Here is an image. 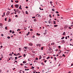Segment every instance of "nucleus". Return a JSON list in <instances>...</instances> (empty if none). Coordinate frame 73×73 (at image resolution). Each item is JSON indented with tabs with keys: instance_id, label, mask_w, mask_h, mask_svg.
Listing matches in <instances>:
<instances>
[{
	"instance_id": "f257e3e1",
	"label": "nucleus",
	"mask_w": 73,
	"mask_h": 73,
	"mask_svg": "<svg viewBox=\"0 0 73 73\" xmlns=\"http://www.w3.org/2000/svg\"><path fill=\"white\" fill-rule=\"evenodd\" d=\"M41 45L40 44H36V46H37V47H40V46H41Z\"/></svg>"
},
{
	"instance_id": "f03ea898",
	"label": "nucleus",
	"mask_w": 73,
	"mask_h": 73,
	"mask_svg": "<svg viewBox=\"0 0 73 73\" xmlns=\"http://www.w3.org/2000/svg\"><path fill=\"white\" fill-rule=\"evenodd\" d=\"M15 7L16 8H19V5H15Z\"/></svg>"
},
{
	"instance_id": "7ed1b4c3",
	"label": "nucleus",
	"mask_w": 73,
	"mask_h": 73,
	"mask_svg": "<svg viewBox=\"0 0 73 73\" xmlns=\"http://www.w3.org/2000/svg\"><path fill=\"white\" fill-rule=\"evenodd\" d=\"M10 14V12L9 11H8L7 12V13L6 14L7 16H8Z\"/></svg>"
},
{
	"instance_id": "20e7f679",
	"label": "nucleus",
	"mask_w": 73,
	"mask_h": 73,
	"mask_svg": "<svg viewBox=\"0 0 73 73\" xmlns=\"http://www.w3.org/2000/svg\"><path fill=\"white\" fill-rule=\"evenodd\" d=\"M19 9H21V10L22 9V8H21V5H20V6H19Z\"/></svg>"
},
{
	"instance_id": "39448f33",
	"label": "nucleus",
	"mask_w": 73,
	"mask_h": 73,
	"mask_svg": "<svg viewBox=\"0 0 73 73\" xmlns=\"http://www.w3.org/2000/svg\"><path fill=\"white\" fill-rule=\"evenodd\" d=\"M46 31H47V30H45V32L44 33V35H45V34H46Z\"/></svg>"
},
{
	"instance_id": "423d86ee",
	"label": "nucleus",
	"mask_w": 73,
	"mask_h": 73,
	"mask_svg": "<svg viewBox=\"0 0 73 73\" xmlns=\"http://www.w3.org/2000/svg\"><path fill=\"white\" fill-rule=\"evenodd\" d=\"M29 33H30L29 32H28V33L26 34L27 36H28V35H29Z\"/></svg>"
},
{
	"instance_id": "0eeeda50",
	"label": "nucleus",
	"mask_w": 73,
	"mask_h": 73,
	"mask_svg": "<svg viewBox=\"0 0 73 73\" xmlns=\"http://www.w3.org/2000/svg\"><path fill=\"white\" fill-rule=\"evenodd\" d=\"M39 9L40 10V11H43L44 10V9H42L41 8V7H39Z\"/></svg>"
},
{
	"instance_id": "6e6552de",
	"label": "nucleus",
	"mask_w": 73,
	"mask_h": 73,
	"mask_svg": "<svg viewBox=\"0 0 73 73\" xmlns=\"http://www.w3.org/2000/svg\"><path fill=\"white\" fill-rule=\"evenodd\" d=\"M65 32H64L62 34V35H63L64 36H65V35H66V34L65 33Z\"/></svg>"
},
{
	"instance_id": "1a4fd4ad",
	"label": "nucleus",
	"mask_w": 73,
	"mask_h": 73,
	"mask_svg": "<svg viewBox=\"0 0 73 73\" xmlns=\"http://www.w3.org/2000/svg\"><path fill=\"white\" fill-rule=\"evenodd\" d=\"M36 15H37V17H41V16H40V15H39L38 14H36Z\"/></svg>"
},
{
	"instance_id": "9d476101",
	"label": "nucleus",
	"mask_w": 73,
	"mask_h": 73,
	"mask_svg": "<svg viewBox=\"0 0 73 73\" xmlns=\"http://www.w3.org/2000/svg\"><path fill=\"white\" fill-rule=\"evenodd\" d=\"M53 22H54V24H56V21H53Z\"/></svg>"
},
{
	"instance_id": "9b49d317",
	"label": "nucleus",
	"mask_w": 73,
	"mask_h": 73,
	"mask_svg": "<svg viewBox=\"0 0 73 73\" xmlns=\"http://www.w3.org/2000/svg\"><path fill=\"white\" fill-rule=\"evenodd\" d=\"M29 45H30V46H32V44L30 43L29 44Z\"/></svg>"
},
{
	"instance_id": "f8f14e48",
	"label": "nucleus",
	"mask_w": 73,
	"mask_h": 73,
	"mask_svg": "<svg viewBox=\"0 0 73 73\" xmlns=\"http://www.w3.org/2000/svg\"><path fill=\"white\" fill-rule=\"evenodd\" d=\"M39 57H40V58H39V59H40V60L41 59V57H41V55L39 56Z\"/></svg>"
},
{
	"instance_id": "ddd939ff",
	"label": "nucleus",
	"mask_w": 73,
	"mask_h": 73,
	"mask_svg": "<svg viewBox=\"0 0 73 73\" xmlns=\"http://www.w3.org/2000/svg\"><path fill=\"white\" fill-rule=\"evenodd\" d=\"M50 3L51 4V5H52V3H53V2H52V1H50Z\"/></svg>"
},
{
	"instance_id": "4468645a",
	"label": "nucleus",
	"mask_w": 73,
	"mask_h": 73,
	"mask_svg": "<svg viewBox=\"0 0 73 73\" xmlns=\"http://www.w3.org/2000/svg\"><path fill=\"white\" fill-rule=\"evenodd\" d=\"M34 21H35V22H36L37 21V20L36 19H34Z\"/></svg>"
},
{
	"instance_id": "2eb2a0df",
	"label": "nucleus",
	"mask_w": 73,
	"mask_h": 73,
	"mask_svg": "<svg viewBox=\"0 0 73 73\" xmlns=\"http://www.w3.org/2000/svg\"><path fill=\"white\" fill-rule=\"evenodd\" d=\"M27 62H26L25 61H24L23 62V64H25V63H26Z\"/></svg>"
},
{
	"instance_id": "dca6fc26",
	"label": "nucleus",
	"mask_w": 73,
	"mask_h": 73,
	"mask_svg": "<svg viewBox=\"0 0 73 73\" xmlns=\"http://www.w3.org/2000/svg\"><path fill=\"white\" fill-rule=\"evenodd\" d=\"M36 35H37L38 36H40V34H38V33H37Z\"/></svg>"
},
{
	"instance_id": "f3484780",
	"label": "nucleus",
	"mask_w": 73,
	"mask_h": 73,
	"mask_svg": "<svg viewBox=\"0 0 73 73\" xmlns=\"http://www.w3.org/2000/svg\"><path fill=\"white\" fill-rule=\"evenodd\" d=\"M9 55L10 56H12V54L11 53L9 54Z\"/></svg>"
},
{
	"instance_id": "a211bd4d",
	"label": "nucleus",
	"mask_w": 73,
	"mask_h": 73,
	"mask_svg": "<svg viewBox=\"0 0 73 73\" xmlns=\"http://www.w3.org/2000/svg\"><path fill=\"white\" fill-rule=\"evenodd\" d=\"M62 42H63L64 43H65V40H62Z\"/></svg>"
},
{
	"instance_id": "6ab92c4d",
	"label": "nucleus",
	"mask_w": 73,
	"mask_h": 73,
	"mask_svg": "<svg viewBox=\"0 0 73 73\" xmlns=\"http://www.w3.org/2000/svg\"><path fill=\"white\" fill-rule=\"evenodd\" d=\"M35 68V67H33V66L31 67V69H34Z\"/></svg>"
},
{
	"instance_id": "aec40b11",
	"label": "nucleus",
	"mask_w": 73,
	"mask_h": 73,
	"mask_svg": "<svg viewBox=\"0 0 73 73\" xmlns=\"http://www.w3.org/2000/svg\"><path fill=\"white\" fill-rule=\"evenodd\" d=\"M5 29H6V30H8V29H7V27H5Z\"/></svg>"
},
{
	"instance_id": "412c9836",
	"label": "nucleus",
	"mask_w": 73,
	"mask_h": 73,
	"mask_svg": "<svg viewBox=\"0 0 73 73\" xmlns=\"http://www.w3.org/2000/svg\"><path fill=\"white\" fill-rule=\"evenodd\" d=\"M64 38H65V37H62L61 38V39H62V40L64 39Z\"/></svg>"
},
{
	"instance_id": "4be33fe9",
	"label": "nucleus",
	"mask_w": 73,
	"mask_h": 73,
	"mask_svg": "<svg viewBox=\"0 0 73 73\" xmlns=\"http://www.w3.org/2000/svg\"><path fill=\"white\" fill-rule=\"evenodd\" d=\"M23 56H24V57H25L26 56L25 54H24L23 55Z\"/></svg>"
},
{
	"instance_id": "5701e85b",
	"label": "nucleus",
	"mask_w": 73,
	"mask_h": 73,
	"mask_svg": "<svg viewBox=\"0 0 73 73\" xmlns=\"http://www.w3.org/2000/svg\"><path fill=\"white\" fill-rule=\"evenodd\" d=\"M43 49H44V47H42L41 48V50H43Z\"/></svg>"
},
{
	"instance_id": "b1692460",
	"label": "nucleus",
	"mask_w": 73,
	"mask_h": 73,
	"mask_svg": "<svg viewBox=\"0 0 73 73\" xmlns=\"http://www.w3.org/2000/svg\"><path fill=\"white\" fill-rule=\"evenodd\" d=\"M26 14H28V12L27 11H26Z\"/></svg>"
},
{
	"instance_id": "393cba45",
	"label": "nucleus",
	"mask_w": 73,
	"mask_h": 73,
	"mask_svg": "<svg viewBox=\"0 0 73 73\" xmlns=\"http://www.w3.org/2000/svg\"><path fill=\"white\" fill-rule=\"evenodd\" d=\"M57 26H58V25H54V27H57Z\"/></svg>"
},
{
	"instance_id": "a878e982",
	"label": "nucleus",
	"mask_w": 73,
	"mask_h": 73,
	"mask_svg": "<svg viewBox=\"0 0 73 73\" xmlns=\"http://www.w3.org/2000/svg\"><path fill=\"white\" fill-rule=\"evenodd\" d=\"M11 21V19H9V21H8V22H9Z\"/></svg>"
},
{
	"instance_id": "bb28decb",
	"label": "nucleus",
	"mask_w": 73,
	"mask_h": 73,
	"mask_svg": "<svg viewBox=\"0 0 73 73\" xmlns=\"http://www.w3.org/2000/svg\"><path fill=\"white\" fill-rule=\"evenodd\" d=\"M50 58V57L49 56H48L47 58V59H49Z\"/></svg>"
},
{
	"instance_id": "cd10ccee",
	"label": "nucleus",
	"mask_w": 73,
	"mask_h": 73,
	"mask_svg": "<svg viewBox=\"0 0 73 73\" xmlns=\"http://www.w3.org/2000/svg\"><path fill=\"white\" fill-rule=\"evenodd\" d=\"M15 17H17H17H18V16H17V15H16L15 16Z\"/></svg>"
},
{
	"instance_id": "c85d7f7f",
	"label": "nucleus",
	"mask_w": 73,
	"mask_h": 73,
	"mask_svg": "<svg viewBox=\"0 0 73 73\" xmlns=\"http://www.w3.org/2000/svg\"><path fill=\"white\" fill-rule=\"evenodd\" d=\"M13 5H12L11 6V7H12V8H13Z\"/></svg>"
},
{
	"instance_id": "c756f323",
	"label": "nucleus",
	"mask_w": 73,
	"mask_h": 73,
	"mask_svg": "<svg viewBox=\"0 0 73 73\" xmlns=\"http://www.w3.org/2000/svg\"><path fill=\"white\" fill-rule=\"evenodd\" d=\"M1 36L2 37H3L4 36V35H3V34H1Z\"/></svg>"
},
{
	"instance_id": "7c9ffc66",
	"label": "nucleus",
	"mask_w": 73,
	"mask_h": 73,
	"mask_svg": "<svg viewBox=\"0 0 73 73\" xmlns=\"http://www.w3.org/2000/svg\"><path fill=\"white\" fill-rule=\"evenodd\" d=\"M3 25V24L2 23H0V26H2Z\"/></svg>"
},
{
	"instance_id": "2f4dec72",
	"label": "nucleus",
	"mask_w": 73,
	"mask_h": 73,
	"mask_svg": "<svg viewBox=\"0 0 73 73\" xmlns=\"http://www.w3.org/2000/svg\"><path fill=\"white\" fill-rule=\"evenodd\" d=\"M22 57V56H19L18 57V58H20V57Z\"/></svg>"
},
{
	"instance_id": "473e14b6",
	"label": "nucleus",
	"mask_w": 73,
	"mask_h": 73,
	"mask_svg": "<svg viewBox=\"0 0 73 73\" xmlns=\"http://www.w3.org/2000/svg\"><path fill=\"white\" fill-rule=\"evenodd\" d=\"M24 48H25V49H27V47H25Z\"/></svg>"
},
{
	"instance_id": "72a5a7b5",
	"label": "nucleus",
	"mask_w": 73,
	"mask_h": 73,
	"mask_svg": "<svg viewBox=\"0 0 73 73\" xmlns=\"http://www.w3.org/2000/svg\"><path fill=\"white\" fill-rule=\"evenodd\" d=\"M15 60H17V57H15Z\"/></svg>"
},
{
	"instance_id": "f704fd0d",
	"label": "nucleus",
	"mask_w": 73,
	"mask_h": 73,
	"mask_svg": "<svg viewBox=\"0 0 73 73\" xmlns=\"http://www.w3.org/2000/svg\"><path fill=\"white\" fill-rule=\"evenodd\" d=\"M12 33H15V32L13 31Z\"/></svg>"
},
{
	"instance_id": "c9c22d12",
	"label": "nucleus",
	"mask_w": 73,
	"mask_h": 73,
	"mask_svg": "<svg viewBox=\"0 0 73 73\" xmlns=\"http://www.w3.org/2000/svg\"><path fill=\"white\" fill-rule=\"evenodd\" d=\"M25 70H29V69H25Z\"/></svg>"
},
{
	"instance_id": "e433bc0d",
	"label": "nucleus",
	"mask_w": 73,
	"mask_h": 73,
	"mask_svg": "<svg viewBox=\"0 0 73 73\" xmlns=\"http://www.w3.org/2000/svg\"><path fill=\"white\" fill-rule=\"evenodd\" d=\"M7 38H8V39H9V38H11V37H9V36H8L7 37Z\"/></svg>"
},
{
	"instance_id": "4c0bfd02",
	"label": "nucleus",
	"mask_w": 73,
	"mask_h": 73,
	"mask_svg": "<svg viewBox=\"0 0 73 73\" xmlns=\"http://www.w3.org/2000/svg\"><path fill=\"white\" fill-rule=\"evenodd\" d=\"M33 31V30L32 29H30V31Z\"/></svg>"
},
{
	"instance_id": "58836bf2",
	"label": "nucleus",
	"mask_w": 73,
	"mask_h": 73,
	"mask_svg": "<svg viewBox=\"0 0 73 73\" xmlns=\"http://www.w3.org/2000/svg\"><path fill=\"white\" fill-rule=\"evenodd\" d=\"M58 48H59L60 49V48H61V46H58Z\"/></svg>"
},
{
	"instance_id": "ea45409f",
	"label": "nucleus",
	"mask_w": 73,
	"mask_h": 73,
	"mask_svg": "<svg viewBox=\"0 0 73 73\" xmlns=\"http://www.w3.org/2000/svg\"><path fill=\"white\" fill-rule=\"evenodd\" d=\"M49 16H50V18H51L52 17V16H51V15L50 14V15H49Z\"/></svg>"
},
{
	"instance_id": "a19ab883",
	"label": "nucleus",
	"mask_w": 73,
	"mask_h": 73,
	"mask_svg": "<svg viewBox=\"0 0 73 73\" xmlns=\"http://www.w3.org/2000/svg\"><path fill=\"white\" fill-rule=\"evenodd\" d=\"M52 11H54V9H52Z\"/></svg>"
},
{
	"instance_id": "79ce46f5",
	"label": "nucleus",
	"mask_w": 73,
	"mask_h": 73,
	"mask_svg": "<svg viewBox=\"0 0 73 73\" xmlns=\"http://www.w3.org/2000/svg\"><path fill=\"white\" fill-rule=\"evenodd\" d=\"M35 17H32V19H35Z\"/></svg>"
},
{
	"instance_id": "37998d69",
	"label": "nucleus",
	"mask_w": 73,
	"mask_h": 73,
	"mask_svg": "<svg viewBox=\"0 0 73 73\" xmlns=\"http://www.w3.org/2000/svg\"><path fill=\"white\" fill-rule=\"evenodd\" d=\"M5 21H7V18H5Z\"/></svg>"
},
{
	"instance_id": "c03bdc74",
	"label": "nucleus",
	"mask_w": 73,
	"mask_h": 73,
	"mask_svg": "<svg viewBox=\"0 0 73 73\" xmlns=\"http://www.w3.org/2000/svg\"><path fill=\"white\" fill-rule=\"evenodd\" d=\"M14 54V56H17V54Z\"/></svg>"
},
{
	"instance_id": "a18cd8bd",
	"label": "nucleus",
	"mask_w": 73,
	"mask_h": 73,
	"mask_svg": "<svg viewBox=\"0 0 73 73\" xmlns=\"http://www.w3.org/2000/svg\"><path fill=\"white\" fill-rule=\"evenodd\" d=\"M62 56H64V57H65V55L64 54H62Z\"/></svg>"
},
{
	"instance_id": "49530a36",
	"label": "nucleus",
	"mask_w": 73,
	"mask_h": 73,
	"mask_svg": "<svg viewBox=\"0 0 73 73\" xmlns=\"http://www.w3.org/2000/svg\"><path fill=\"white\" fill-rule=\"evenodd\" d=\"M25 8L26 9H28V7L27 6Z\"/></svg>"
},
{
	"instance_id": "de8ad7c7",
	"label": "nucleus",
	"mask_w": 73,
	"mask_h": 73,
	"mask_svg": "<svg viewBox=\"0 0 73 73\" xmlns=\"http://www.w3.org/2000/svg\"><path fill=\"white\" fill-rule=\"evenodd\" d=\"M25 69L26 68H27V66H25Z\"/></svg>"
},
{
	"instance_id": "09e8293b",
	"label": "nucleus",
	"mask_w": 73,
	"mask_h": 73,
	"mask_svg": "<svg viewBox=\"0 0 73 73\" xmlns=\"http://www.w3.org/2000/svg\"><path fill=\"white\" fill-rule=\"evenodd\" d=\"M52 45H54V42H52Z\"/></svg>"
},
{
	"instance_id": "8fccbe9b",
	"label": "nucleus",
	"mask_w": 73,
	"mask_h": 73,
	"mask_svg": "<svg viewBox=\"0 0 73 73\" xmlns=\"http://www.w3.org/2000/svg\"><path fill=\"white\" fill-rule=\"evenodd\" d=\"M36 60H38V58H36V59H35Z\"/></svg>"
},
{
	"instance_id": "3c124183",
	"label": "nucleus",
	"mask_w": 73,
	"mask_h": 73,
	"mask_svg": "<svg viewBox=\"0 0 73 73\" xmlns=\"http://www.w3.org/2000/svg\"><path fill=\"white\" fill-rule=\"evenodd\" d=\"M54 59H55V60L56 61V57H54Z\"/></svg>"
},
{
	"instance_id": "603ef678",
	"label": "nucleus",
	"mask_w": 73,
	"mask_h": 73,
	"mask_svg": "<svg viewBox=\"0 0 73 73\" xmlns=\"http://www.w3.org/2000/svg\"><path fill=\"white\" fill-rule=\"evenodd\" d=\"M21 66H23V65H24V64H21Z\"/></svg>"
},
{
	"instance_id": "864d4df0",
	"label": "nucleus",
	"mask_w": 73,
	"mask_h": 73,
	"mask_svg": "<svg viewBox=\"0 0 73 73\" xmlns=\"http://www.w3.org/2000/svg\"><path fill=\"white\" fill-rule=\"evenodd\" d=\"M47 61V60H45L44 61V62L46 63V62Z\"/></svg>"
},
{
	"instance_id": "5fc2aeb1",
	"label": "nucleus",
	"mask_w": 73,
	"mask_h": 73,
	"mask_svg": "<svg viewBox=\"0 0 73 73\" xmlns=\"http://www.w3.org/2000/svg\"><path fill=\"white\" fill-rule=\"evenodd\" d=\"M68 38L67 37V36H66L65 37V39H66Z\"/></svg>"
},
{
	"instance_id": "6e6d98bb",
	"label": "nucleus",
	"mask_w": 73,
	"mask_h": 73,
	"mask_svg": "<svg viewBox=\"0 0 73 73\" xmlns=\"http://www.w3.org/2000/svg\"><path fill=\"white\" fill-rule=\"evenodd\" d=\"M35 72H36V71H35V70L33 71V72L34 73H35Z\"/></svg>"
},
{
	"instance_id": "4d7b16f0",
	"label": "nucleus",
	"mask_w": 73,
	"mask_h": 73,
	"mask_svg": "<svg viewBox=\"0 0 73 73\" xmlns=\"http://www.w3.org/2000/svg\"><path fill=\"white\" fill-rule=\"evenodd\" d=\"M69 29H72V28L70 27H68Z\"/></svg>"
},
{
	"instance_id": "13d9d810",
	"label": "nucleus",
	"mask_w": 73,
	"mask_h": 73,
	"mask_svg": "<svg viewBox=\"0 0 73 73\" xmlns=\"http://www.w3.org/2000/svg\"><path fill=\"white\" fill-rule=\"evenodd\" d=\"M24 29H25V30H26V29H27V28H26V27H25L24 28Z\"/></svg>"
},
{
	"instance_id": "bf43d9fd",
	"label": "nucleus",
	"mask_w": 73,
	"mask_h": 73,
	"mask_svg": "<svg viewBox=\"0 0 73 73\" xmlns=\"http://www.w3.org/2000/svg\"><path fill=\"white\" fill-rule=\"evenodd\" d=\"M56 13H59L58 11H56Z\"/></svg>"
},
{
	"instance_id": "052dcab7",
	"label": "nucleus",
	"mask_w": 73,
	"mask_h": 73,
	"mask_svg": "<svg viewBox=\"0 0 73 73\" xmlns=\"http://www.w3.org/2000/svg\"><path fill=\"white\" fill-rule=\"evenodd\" d=\"M10 33H12V30H10Z\"/></svg>"
},
{
	"instance_id": "680f3d73",
	"label": "nucleus",
	"mask_w": 73,
	"mask_h": 73,
	"mask_svg": "<svg viewBox=\"0 0 73 73\" xmlns=\"http://www.w3.org/2000/svg\"><path fill=\"white\" fill-rule=\"evenodd\" d=\"M19 51L21 50V49H20V48H19Z\"/></svg>"
},
{
	"instance_id": "e2e57ef3",
	"label": "nucleus",
	"mask_w": 73,
	"mask_h": 73,
	"mask_svg": "<svg viewBox=\"0 0 73 73\" xmlns=\"http://www.w3.org/2000/svg\"><path fill=\"white\" fill-rule=\"evenodd\" d=\"M3 56H1V58H2V59H3Z\"/></svg>"
},
{
	"instance_id": "0e129e2a",
	"label": "nucleus",
	"mask_w": 73,
	"mask_h": 73,
	"mask_svg": "<svg viewBox=\"0 0 73 73\" xmlns=\"http://www.w3.org/2000/svg\"><path fill=\"white\" fill-rule=\"evenodd\" d=\"M48 23H49V24H50V21Z\"/></svg>"
},
{
	"instance_id": "69168bd1",
	"label": "nucleus",
	"mask_w": 73,
	"mask_h": 73,
	"mask_svg": "<svg viewBox=\"0 0 73 73\" xmlns=\"http://www.w3.org/2000/svg\"><path fill=\"white\" fill-rule=\"evenodd\" d=\"M53 56H54V57H55V56H56V55H55V54H54V55H53Z\"/></svg>"
},
{
	"instance_id": "338daca9",
	"label": "nucleus",
	"mask_w": 73,
	"mask_h": 73,
	"mask_svg": "<svg viewBox=\"0 0 73 73\" xmlns=\"http://www.w3.org/2000/svg\"><path fill=\"white\" fill-rule=\"evenodd\" d=\"M20 70V71L19 72L21 73V71H22V70Z\"/></svg>"
},
{
	"instance_id": "774afa93",
	"label": "nucleus",
	"mask_w": 73,
	"mask_h": 73,
	"mask_svg": "<svg viewBox=\"0 0 73 73\" xmlns=\"http://www.w3.org/2000/svg\"><path fill=\"white\" fill-rule=\"evenodd\" d=\"M71 73V72L69 71L68 73Z\"/></svg>"
}]
</instances>
